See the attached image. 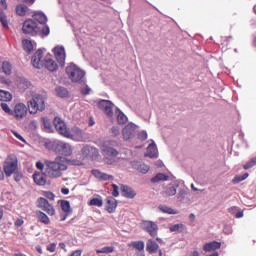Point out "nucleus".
<instances>
[{
	"mask_svg": "<svg viewBox=\"0 0 256 256\" xmlns=\"http://www.w3.org/2000/svg\"><path fill=\"white\" fill-rule=\"evenodd\" d=\"M117 199H115L113 196H108L106 198V211L108 213H115V209H117Z\"/></svg>",
	"mask_w": 256,
	"mask_h": 256,
	"instance_id": "nucleus-19",
	"label": "nucleus"
},
{
	"mask_svg": "<svg viewBox=\"0 0 256 256\" xmlns=\"http://www.w3.org/2000/svg\"><path fill=\"white\" fill-rule=\"evenodd\" d=\"M203 249L206 253H211V251H217V249H221V242L212 241L210 243H206L203 246Z\"/></svg>",
	"mask_w": 256,
	"mask_h": 256,
	"instance_id": "nucleus-22",
	"label": "nucleus"
},
{
	"mask_svg": "<svg viewBox=\"0 0 256 256\" xmlns=\"http://www.w3.org/2000/svg\"><path fill=\"white\" fill-rule=\"evenodd\" d=\"M66 73L72 83H81L85 78V71L73 63L66 67Z\"/></svg>",
	"mask_w": 256,
	"mask_h": 256,
	"instance_id": "nucleus-5",
	"label": "nucleus"
},
{
	"mask_svg": "<svg viewBox=\"0 0 256 256\" xmlns=\"http://www.w3.org/2000/svg\"><path fill=\"white\" fill-rule=\"evenodd\" d=\"M22 3H26L27 5H33V3H35V0H22Z\"/></svg>",
	"mask_w": 256,
	"mask_h": 256,
	"instance_id": "nucleus-59",
	"label": "nucleus"
},
{
	"mask_svg": "<svg viewBox=\"0 0 256 256\" xmlns=\"http://www.w3.org/2000/svg\"><path fill=\"white\" fill-rule=\"evenodd\" d=\"M52 150L59 155H64L65 157H70L73 155V147L69 143L65 142H54L52 143Z\"/></svg>",
	"mask_w": 256,
	"mask_h": 256,
	"instance_id": "nucleus-7",
	"label": "nucleus"
},
{
	"mask_svg": "<svg viewBox=\"0 0 256 256\" xmlns=\"http://www.w3.org/2000/svg\"><path fill=\"white\" fill-rule=\"evenodd\" d=\"M61 209L64 211V213H69L71 211V204L67 200L61 201Z\"/></svg>",
	"mask_w": 256,
	"mask_h": 256,
	"instance_id": "nucleus-39",
	"label": "nucleus"
},
{
	"mask_svg": "<svg viewBox=\"0 0 256 256\" xmlns=\"http://www.w3.org/2000/svg\"><path fill=\"white\" fill-rule=\"evenodd\" d=\"M14 114L16 119H23L27 117V106L24 103H18L14 107Z\"/></svg>",
	"mask_w": 256,
	"mask_h": 256,
	"instance_id": "nucleus-16",
	"label": "nucleus"
},
{
	"mask_svg": "<svg viewBox=\"0 0 256 256\" xmlns=\"http://www.w3.org/2000/svg\"><path fill=\"white\" fill-rule=\"evenodd\" d=\"M165 195H168V197H173V195H177V188L175 186L170 185L165 190Z\"/></svg>",
	"mask_w": 256,
	"mask_h": 256,
	"instance_id": "nucleus-38",
	"label": "nucleus"
},
{
	"mask_svg": "<svg viewBox=\"0 0 256 256\" xmlns=\"http://www.w3.org/2000/svg\"><path fill=\"white\" fill-rule=\"evenodd\" d=\"M32 17L34 21H37L40 25H45V23H47V16L43 14V12H36Z\"/></svg>",
	"mask_w": 256,
	"mask_h": 256,
	"instance_id": "nucleus-28",
	"label": "nucleus"
},
{
	"mask_svg": "<svg viewBox=\"0 0 256 256\" xmlns=\"http://www.w3.org/2000/svg\"><path fill=\"white\" fill-rule=\"evenodd\" d=\"M146 157H150V159L157 157V145L155 143L149 144L147 147Z\"/></svg>",
	"mask_w": 256,
	"mask_h": 256,
	"instance_id": "nucleus-27",
	"label": "nucleus"
},
{
	"mask_svg": "<svg viewBox=\"0 0 256 256\" xmlns=\"http://www.w3.org/2000/svg\"><path fill=\"white\" fill-rule=\"evenodd\" d=\"M146 251L153 255L159 251V244L155 242L153 239H148L146 243Z\"/></svg>",
	"mask_w": 256,
	"mask_h": 256,
	"instance_id": "nucleus-20",
	"label": "nucleus"
},
{
	"mask_svg": "<svg viewBox=\"0 0 256 256\" xmlns=\"http://www.w3.org/2000/svg\"><path fill=\"white\" fill-rule=\"evenodd\" d=\"M36 215L40 223H43L44 225H49L51 223V219H49V216H47L43 211H36Z\"/></svg>",
	"mask_w": 256,
	"mask_h": 256,
	"instance_id": "nucleus-25",
	"label": "nucleus"
},
{
	"mask_svg": "<svg viewBox=\"0 0 256 256\" xmlns=\"http://www.w3.org/2000/svg\"><path fill=\"white\" fill-rule=\"evenodd\" d=\"M136 126L133 123H129L127 126L124 127L122 130L123 139L125 141H129L131 137H133V133H135Z\"/></svg>",
	"mask_w": 256,
	"mask_h": 256,
	"instance_id": "nucleus-18",
	"label": "nucleus"
},
{
	"mask_svg": "<svg viewBox=\"0 0 256 256\" xmlns=\"http://www.w3.org/2000/svg\"><path fill=\"white\" fill-rule=\"evenodd\" d=\"M54 57L59 65H61V67L65 66V59L67 57V54L65 53V47L56 46L54 48Z\"/></svg>",
	"mask_w": 256,
	"mask_h": 256,
	"instance_id": "nucleus-15",
	"label": "nucleus"
},
{
	"mask_svg": "<svg viewBox=\"0 0 256 256\" xmlns=\"http://www.w3.org/2000/svg\"><path fill=\"white\" fill-rule=\"evenodd\" d=\"M56 93L58 97H62V98H65L69 95V91H67L65 87H61V86L56 88Z\"/></svg>",
	"mask_w": 256,
	"mask_h": 256,
	"instance_id": "nucleus-35",
	"label": "nucleus"
},
{
	"mask_svg": "<svg viewBox=\"0 0 256 256\" xmlns=\"http://www.w3.org/2000/svg\"><path fill=\"white\" fill-rule=\"evenodd\" d=\"M128 247H132V249H136V251H144L145 250V242L143 241H132L128 243Z\"/></svg>",
	"mask_w": 256,
	"mask_h": 256,
	"instance_id": "nucleus-29",
	"label": "nucleus"
},
{
	"mask_svg": "<svg viewBox=\"0 0 256 256\" xmlns=\"http://www.w3.org/2000/svg\"><path fill=\"white\" fill-rule=\"evenodd\" d=\"M0 3H1L3 9H7V1L6 0H0Z\"/></svg>",
	"mask_w": 256,
	"mask_h": 256,
	"instance_id": "nucleus-62",
	"label": "nucleus"
},
{
	"mask_svg": "<svg viewBox=\"0 0 256 256\" xmlns=\"http://www.w3.org/2000/svg\"><path fill=\"white\" fill-rule=\"evenodd\" d=\"M12 175H14V181H16V183H19V181H21V179H23V173L19 172V169L17 171H15Z\"/></svg>",
	"mask_w": 256,
	"mask_h": 256,
	"instance_id": "nucleus-47",
	"label": "nucleus"
},
{
	"mask_svg": "<svg viewBox=\"0 0 256 256\" xmlns=\"http://www.w3.org/2000/svg\"><path fill=\"white\" fill-rule=\"evenodd\" d=\"M81 93L82 95H89V93H91V88H89V86H86L85 88H82Z\"/></svg>",
	"mask_w": 256,
	"mask_h": 256,
	"instance_id": "nucleus-56",
	"label": "nucleus"
},
{
	"mask_svg": "<svg viewBox=\"0 0 256 256\" xmlns=\"http://www.w3.org/2000/svg\"><path fill=\"white\" fill-rule=\"evenodd\" d=\"M33 179L36 185H40V186L47 185V176H45V174L43 173H34Z\"/></svg>",
	"mask_w": 256,
	"mask_h": 256,
	"instance_id": "nucleus-23",
	"label": "nucleus"
},
{
	"mask_svg": "<svg viewBox=\"0 0 256 256\" xmlns=\"http://www.w3.org/2000/svg\"><path fill=\"white\" fill-rule=\"evenodd\" d=\"M113 251H115V248L113 246H105L100 250H96V253H98V254H101V253L109 254V253H113Z\"/></svg>",
	"mask_w": 256,
	"mask_h": 256,
	"instance_id": "nucleus-41",
	"label": "nucleus"
},
{
	"mask_svg": "<svg viewBox=\"0 0 256 256\" xmlns=\"http://www.w3.org/2000/svg\"><path fill=\"white\" fill-rule=\"evenodd\" d=\"M159 181H167V176L163 173H159L151 178V183H159Z\"/></svg>",
	"mask_w": 256,
	"mask_h": 256,
	"instance_id": "nucleus-36",
	"label": "nucleus"
},
{
	"mask_svg": "<svg viewBox=\"0 0 256 256\" xmlns=\"http://www.w3.org/2000/svg\"><path fill=\"white\" fill-rule=\"evenodd\" d=\"M139 138L142 139L143 141H145V139H147V133L146 132L140 133Z\"/></svg>",
	"mask_w": 256,
	"mask_h": 256,
	"instance_id": "nucleus-58",
	"label": "nucleus"
},
{
	"mask_svg": "<svg viewBox=\"0 0 256 256\" xmlns=\"http://www.w3.org/2000/svg\"><path fill=\"white\" fill-rule=\"evenodd\" d=\"M0 23H2L5 29L9 27V23L7 22V16L1 10H0Z\"/></svg>",
	"mask_w": 256,
	"mask_h": 256,
	"instance_id": "nucleus-42",
	"label": "nucleus"
},
{
	"mask_svg": "<svg viewBox=\"0 0 256 256\" xmlns=\"http://www.w3.org/2000/svg\"><path fill=\"white\" fill-rule=\"evenodd\" d=\"M121 191L124 197H127V199H133L135 197V195H137L133 188L129 187V186H122L121 187Z\"/></svg>",
	"mask_w": 256,
	"mask_h": 256,
	"instance_id": "nucleus-24",
	"label": "nucleus"
},
{
	"mask_svg": "<svg viewBox=\"0 0 256 256\" xmlns=\"http://www.w3.org/2000/svg\"><path fill=\"white\" fill-rule=\"evenodd\" d=\"M11 99H13V96L9 92L4 90L0 91V101L7 102L11 101Z\"/></svg>",
	"mask_w": 256,
	"mask_h": 256,
	"instance_id": "nucleus-34",
	"label": "nucleus"
},
{
	"mask_svg": "<svg viewBox=\"0 0 256 256\" xmlns=\"http://www.w3.org/2000/svg\"><path fill=\"white\" fill-rule=\"evenodd\" d=\"M38 208L42 211H45L47 215H50V217H53L55 215V207L49 203L48 199H45L43 197L38 198L37 200Z\"/></svg>",
	"mask_w": 256,
	"mask_h": 256,
	"instance_id": "nucleus-10",
	"label": "nucleus"
},
{
	"mask_svg": "<svg viewBox=\"0 0 256 256\" xmlns=\"http://www.w3.org/2000/svg\"><path fill=\"white\" fill-rule=\"evenodd\" d=\"M51 33V30L49 29V26L45 25L41 31H40V35L41 37H47L49 36V34Z\"/></svg>",
	"mask_w": 256,
	"mask_h": 256,
	"instance_id": "nucleus-46",
	"label": "nucleus"
},
{
	"mask_svg": "<svg viewBox=\"0 0 256 256\" xmlns=\"http://www.w3.org/2000/svg\"><path fill=\"white\" fill-rule=\"evenodd\" d=\"M45 101H47L45 96L41 94L33 95L31 100L27 103L30 115H37L39 111H45Z\"/></svg>",
	"mask_w": 256,
	"mask_h": 256,
	"instance_id": "nucleus-3",
	"label": "nucleus"
},
{
	"mask_svg": "<svg viewBox=\"0 0 256 256\" xmlns=\"http://www.w3.org/2000/svg\"><path fill=\"white\" fill-rule=\"evenodd\" d=\"M81 155L83 159H89L90 161H97V159H99V149L93 146L85 145L81 149Z\"/></svg>",
	"mask_w": 256,
	"mask_h": 256,
	"instance_id": "nucleus-8",
	"label": "nucleus"
},
{
	"mask_svg": "<svg viewBox=\"0 0 256 256\" xmlns=\"http://www.w3.org/2000/svg\"><path fill=\"white\" fill-rule=\"evenodd\" d=\"M112 133H113L114 137H117L119 135V133H120L119 127L113 126L112 127Z\"/></svg>",
	"mask_w": 256,
	"mask_h": 256,
	"instance_id": "nucleus-55",
	"label": "nucleus"
},
{
	"mask_svg": "<svg viewBox=\"0 0 256 256\" xmlns=\"http://www.w3.org/2000/svg\"><path fill=\"white\" fill-rule=\"evenodd\" d=\"M36 169H38L39 171H43V169H45V162H44V164H43V162L38 161V162L36 163Z\"/></svg>",
	"mask_w": 256,
	"mask_h": 256,
	"instance_id": "nucleus-52",
	"label": "nucleus"
},
{
	"mask_svg": "<svg viewBox=\"0 0 256 256\" xmlns=\"http://www.w3.org/2000/svg\"><path fill=\"white\" fill-rule=\"evenodd\" d=\"M44 196L47 199H49L50 201H54L55 200V194H53V192L46 191V192H44Z\"/></svg>",
	"mask_w": 256,
	"mask_h": 256,
	"instance_id": "nucleus-50",
	"label": "nucleus"
},
{
	"mask_svg": "<svg viewBox=\"0 0 256 256\" xmlns=\"http://www.w3.org/2000/svg\"><path fill=\"white\" fill-rule=\"evenodd\" d=\"M13 135L19 139V141H22V143H25V138H23V136H21V134H19L18 132L12 131Z\"/></svg>",
	"mask_w": 256,
	"mask_h": 256,
	"instance_id": "nucleus-54",
	"label": "nucleus"
},
{
	"mask_svg": "<svg viewBox=\"0 0 256 256\" xmlns=\"http://www.w3.org/2000/svg\"><path fill=\"white\" fill-rule=\"evenodd\" d=\"M22 45H23V49L24 51H26V53H33V42L29 39H24L22 40Z\"/></svg>",
	"mask_w": 256,
	"mask_h": 256,
	"instance_id": "nucleus-31",
	"label": "nucleus"
},
{
	"mask_svg": "<svg viewBox=\"0 0 256 256\" xmlns=\"http://www.w3.org/2000/svg\"><path fill=\"white\" fill-rule=\"evenodd\" d=\"M41 121L45 127V129H51L52 125H51V121H49V118L47 117H42Z\"/></svg>",
	"mask_w": 256,
	"mask_h": 256,
	"instance_id": "nucleus-48",
	"label": "nucleus"
},
{
	"mask_svg": "<svg viewBox=\"0 0 256 256\" xmlns=\"http://www.w3.org/2000/svg\"><path fill=\"white\" fill-rule=\"evenodd\" d=\"M142 229L146 231L150 237H157L159 233V226L154 221L144 220L142 221Z\"/></svg>",
	"mask_w": 256,
	"mask_h": 256,
	"instance_id": "nucleus-9",
	"label": "nucleus"
},
{
	"mask_svg": "<svg viewBox=\"0 0 256 256\" xmlns=\"http://www.w3.org/2000/svg\"><path fill=\"white\" fill-rule=\"evenodd\" d=\"M158 209L162 213H167L168 215H177V211H175L173 208L166 206V205H160Z\"/></svg>",
	"mask_w": 256,
	"mask_h": 256,
	"instance_id": "nucleus-32",
	"label": "nucleus"
},
{
	"mask_svg": "<svg viewBox=\"0 0 256 256\" xmlns=\"http://www.w3.org/2000/svg\"><path fill=\"white\" fill-rule=\"evenodd\" d=\"M171 233H187V226L185 224H174L169 227Z\"/></svg>",
	"mask_w": 256,
	"mask_h": 256,
	"instance_id": "nucleus-26",
	"label": "nucleus"
},
{
	"mask_svg": "<svg viewBox=\"0 0 256 256\" xmlns=\"http://www.w3.org/2000/svg\"><path fill=\"white\" fill-rule=\"evenodd\" d=\"M22 31L24 35H30L31 37H37L39 35V25L37 22L33 21L32 19H27L24 21L22 26Z\"/></svg>",
	"mask_w": 256,
	"mask_h": 256,
	"instance_id": "nucleus-6",
	"label": "nucleus"
},
{
	"mask_svg": "<svg viewBox=\"0 0 256 256\" xmlns=\"http://www.w3.org/2000/svg\"><path fill=\"white\" fill-rule=\"evenodd\" d=\"M256 165V157L252 158L250 161H248L244 166L243 169H245V171L252 169V167H255Z\"/></svg>",
	"mask_w": 256,
	"mask_h": 256,
	"instance_id": "nucleus-43",
	"label": "nucleus"
},
{
	"mask_svg": "<svg viewBox=\"0 0 256 256\" xmlns=\"http://www.w3.org/2000/svg\"><path fill=\"white\" fill-rule=\"evenodd\" d=\"M133 169L138 171V173H142L143 175L149 173V165L141 162H134L132 165Z\"/></svg>",
	"mask_w": 256,
	"mask_h": 256,
	"instance_id": "nucleus-21",
	"label": "nucleus"
},
{
	"mask_svg": "<svg viewBox=\"0 0 256 256\" xmlns=\"http://www.w3.org/2000/svg\"><path fill=\"white\" fill-rule=\"evenodd\" d=\"M249 177V173H244L242 176H236L233 179V183H241V181H245Z\"/></svg>",
	"mask_w": 256,
	"mask_h": 256,
	"instance_id": "nucleus-45",
	"label": "nucleus"
},
{
	"mask_svg": "<svg viewBox=\"0 0 256 256\" xmlns=\"http://www.w3.org/2000/svg\"><path fill=\"white\" fill-rule=\"evenodd\" d=\"M117 122L119 125H125L127 123V116L121 111L118 112Z\"/></svg>",
	"mask_w": 256,
	"mask_h": 256,
	"instance_id": "nucleus-37",
	"label": "nucleus"
},
{
	"mask_svg": "<svg viewBox=\"0 0 256 256\" xmlns=\"http://www.w3.org/2000/svg\"><path fill=\"white\" fill-rule=\"evenodd\" d=\"M53 123L56 131L62 135V137H66L67 133L69 132V128H67L65 121H63V119L60 117H55Z\"/></svg>",
	"mask_w": 256,
	"mask_h": 256,
	"instance_id": "nucleus-13",
	"label": "nucleus"
},
{
	"mask_svg": "<svg viewBox=\"0 0 256 256\" xmlns=\"http://www.w3.org/2000/svg\"><path fill=\"white\" fill-rule=\"evenodd\" d=\"M19 169L17 154H8L3 163V171L6 177H11Z\"/></svg>",
	"mask_w": 256,
	"mask_h": 256,
	"instance_id": "nucleus-4",
	"label": "nucleus"
},
{
	"mask_svg": "<svg viewBox=\"0 0 256 256\" xmlns=\"http://www.w3.org/2000/svg\"><path fill=\"white\" fill-rule=\"evenodd\" d=\"M2 70H3V73H5V75H11L13 71V67L11 66V63H9L8 61H5L2 63Z\"/></svg>",
	"mask_w": 256,
	"mask_h": 256,
	"instance_id": "nucleus-33",
	"label": "nucleus"
},
{
	"mask_svg": "<svg viewBox=\"0 0 256 256\" xmlns=\"http://www.w3.org/2000/svg\"><path fill=\"white\" fill-rule=\"evenodd\" d=\"M27 11H29V7L25 4H19L16 6V14L19 17H25V15H27Z\"/></svg>",
	"mask_w": 256,
	"mask_h": 256,
	"instance_id": "nucleus-30",
	"label": "nucleus"
},
{
	"mask_svg": "<svg viewBox=\"0 0 256 256\" xmlns=\"http://www.w3.org/2000/svg\"><path fill=\"white\" fill-rule=\"evenodd\" d=\"M89 205L94 207H103V200L101 198H93L90 200Z\"/></svg>",
	"mask_w": 256,
	"mask_h": 256,
	"instance_id": "nucleus-40",
	"label": "nucleus"
},
{
	"mask_svg": "<svg viewBox=\"0 0 256 256\" xmlns=\"http://www.w3.org/2000/svg\"><path fill=\"white\" fill-rule=\"evenodd\" d=\"M72 164L77 165V166H81V165H83V161H81V160H72Z\"/></svg>",
	"mask_w": 256,
	"mask_h": 256,
	"instance_id": "nucleus-57",
	"label": "nucleus"
},
{
	"mask_svg": "<svg viewBox=\"0 0 256 256\" xmlns=\"http://www.w3.org/2000/svg\"><path fill=\"white\" fill-rule=\"evenodd\" d=\"M0 107L3 111L7 113V115H13V110H11V108L9 107V104L2 102L0 104Z\"/></svg>",
	"mask_w": 256,
	"mask_h": 256,
	"instance_id": "nucleus-44",
	"label": "nucleus"
},
{
	"mask_svg": "<svg viewBox=\"0 0 256 256\" xmlns=\"http://www.w3.org/2000/svg\"><path fill=\"white\" fill-rule=\"evenodd\" d=\"M5 179V173L3 170L0 168V181H3Z\"/></svg>",
	"mask_w": 256,
	"mask_h": 256,
	"instance_id": "nucleus-63",
	"label": "nucleus"
},
{
	"mask_svg": "<svg viewBox=\"0 0 256 256\" xmlns=\"http://www.w3.org/2000/svg\"><path fill=\"white\" fill-rule=\"evenodd\" d=\"M98 107L107 115V117H113V104L109 100H100L98 102Z\"/></svg>",
	"mask_w": 256,
	"mask_h": 256,
	"instance_id": "nucleus-14",
	"label": "nucleus"
},
{
	"mask_svg": "<svg viewBox=\"0 0 256 256\" xmlns=\"http://www.w3.org/2000/svg\"><path fill=\"white\" fill-rule=\"evenodd\" d=\"M81 253V250H76L70 256H81Z\"/></svg>",
	"mask_w": 256,
	"mask_h": 256,
	"instance_id": "nucleus-60",
	"label": "nucleus"
},
{
	"mask_svg": "<svg viewBox=\"0 0 256 256\" xmlns=\"http://www.w3.org/2000/svg\"><path fill=\"white\" fill-rule=\"evenodd\" d=\"M91 174L96 179H99V181H113V179H115L113 175L107 174L105 172H101L97 169L92 170Z\"/></svg>",
	"mask_w": 256,
	"mask_h": 256,
	"instance_id": "nucleus-17",
	"label": "nucleus"
},
{
	"mask_svg": "<svg viewBox=\"0 0 256 256\" xmlns=\"http://www.w3.org/2000/svg\"><path fill=\"white\" fill-rule=\"evenodd\" d=\"M112 189L113 197H119V186H117V184H112Z\"/></svg>",
	"mask_w": 256,
	"mask_h": 256,
	"instance_id": "nucleus-49",
	"label": "nucleus"
},
{
	"mask_svg": "<svg viewBox=\"0 0 256 256\" xmlns=\"http://www.w3.org/2000/svg\"><path fill=\"white\" fill-rule=\"evenodd\" d=\"M31 63L35 69H42V67H45L48 71H57L59 69V66L57 65V62L51 58V55H47L43 59V50L39 49L35 52V54L32 57Z\"/></svg>",
	"mask_w": 256,
	"mask_h": 256,
	"instance_id": "nucleus-2",
	"label": "nucleus"
},
{
	"mask_svg": "<svg viewBox=\"0 0 256 256\" xmlns=\"http://www.w3.org/2000/svg\"><path fill=\"white\" fill-rule=\"evenodd\" d=\"M55 249H57L56 243H52L47 246V251H49L50 253H55Z\"/></svg>",
	"mask_w": 256,
	"mask_h": 256,
	"instance_id": "nucleus-51",
	"label": "nucleus"
},
{
	"mask_svg": "<svg viewBox=\"0 0 256 256\" xmlns=\"http://www.w3.org/2000/svg\"><path fill=\"white\" fill-rule=\"evenodd\" d=\"M114 141H105L102 143L101 151L104 155H107L108 157H117L119 155V151L117 149L113 148Z\"/></svg>",
	"mask_w": 256,
	"mask_h": 256,
	"instance_id": "nucleus-11",
	"label": "nucleus"
},
{
	"mask_svg": "<svg viewBox=\"0 0 256 256\" xmlns=\"http://www.w3.org/2000/svg\"><path fill=\"white\" fill-rule=\"evenodd\" d=\"M61 193H62L63 195H69V189H68V188H62V189H61Z\"/></svg>",
	"mask_w": 256,
	"mask_h": 256,
	"instance_id": "nucleus-61",
	"label": "nucleus"
},
{
	"mask_svg": "<svg viewBox=\"0 0 256 256\" xmlns=\"http://www.w3.org/2000/svg\"><path fill=\"white\" fill-rule=\"evenodd\" d=\"M85 133L79 127H73L66 133V139H72V141H84Z\"/></svg>",
	"mask_w": 256,
	"mask_h": 256,
	"instance_id": "nucleus-12",
	"label": "nucleus"
},
{
	"mask_svg": "<svg viewBox=\"0 0 256 256\" xmlns=\"http://www.w3.org/2000/svg\"><path fill=\"white\" fill-rule=\"evenodd\" d=\"M45 171L50 179H59L63 177V171H67V158L58 156L55 160H45Z\"/></svg>",
	"mask_w": 256,
	"mask_h": 256,
	"instance_id": "nucleus-1",
	"label": "nucleus"
},
{
	"mask_svg": "<svg viewBox=\"0 0 256 256\" xmlns=\"http://www.w3.org/2000/svg\"><path fill=\"white\" fill-rule=\"evenodd\" d=\"M24 223H25V221L23 220V218H18V219L14 222V225H15L16 227H21Z\"/></svg>",
	"mask_w": 256,
	"mask_h": 256,
	"instance_id": "nucleus-53",
	"label": "nucleus"
},
{
	"mask_svg": "<svg viewBox=\"0 0 256 256\" xmlns=\"http://www.w3.org/2000/svg\"><path fill=\"white\" fill-rule=\"evenodd\" d=\"M236 219H241V217H243V212H238L235 215Z\"/></svg>",
	"mask_w": 256,
	"mask_h": 256,
	"instance_id": "nucleus-64",
	"label": "nucleus"
}]
</instances>
